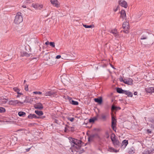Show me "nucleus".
Masks as SVG:
<instances>
[{
    "mask_svg": "<svg viewBox=\"0 0 154 154\" xmlns=\"http://www.w3.org/2000/svg\"><path fill=\"white\" fill-rule=\"evenodd\" d=\"M69 141L70 143H72L73 144H71V149L72 152H73L74 149V150L78 152L77 150V148H80L81 146H79V145L81 144L82 142L81 140H78L71 137H69Z\"/></svg>",
    "mask_w": 154,
    "mask_h": 154,
    "instance_id": "obj_1",
    "label": "nucleus"
},
{
    "mask_svg": "<svg viewBox=\"0 0 154 154\" xmlns=\"http://www.w3.org/2000/svg\"><path fill=\"white\" fill-rule=\"evenodd\" d=\"M23 21V17L20 12H17L15 17L14 20V23L18 24L21 23Z\"/></svg>",
    "mask_w": 154,
    "mask_h": 154,
    "instance_id": "obj_2",
    "label": "nucleus"
},
{
    "mask_svg": "<svg viewBox=\"0 0 154 154\" xmlns=\"http://www.w3.org/2000/svg\"><path fill=\"white\" fill-rule=\"evenodd\" d=\"M119 80L121 82H122L128 85H131L133 84V80L130 78H128L124 79L121 77L119 79Z\"/></svg>",
    "mask_w": 154,
    "mask_h": 154,
    "instance_id": "obj_3",
    "label": "nucleus"
},
{
    "mask_svg": "<svg viewBox=\"0 0 154 154\" xmlns=\"http://www.w3.org/2000/svg\"><path fill=\"white\" fill-rule=\"evenodd\" d=\"M116 120L113 116H112L111 127L112 129L115 131H116Z\"/></svg>",
    "mask_w": 154,
    "mask_h": 154,
    "instance_id": "obj_4",
    "label": "nucleus"
},
{
    "mask_svg": "<svg viewBox=\"0 0 154 154\" xmlns=\"http://www.w3.org/2000/svg\"><path fill=\"white\" fill-rule=\"evenodd\" d=\"M114 137H111V139L114 146L116 147H118L119 146L120 144L119 141L116 139L115 138V135H114Z\"/></svg>",
    "mask_w": 154,
    "mask_h": 154,
    "instance_id": "obj_5",
    "label": "nucleus"
},
{
    "mask_svg": "<svg viewBox=\"0 0 154 154\" xmlns=\"http://www.w3.org/2000/svg\"><path fill=\"white\" fill-rule=\"evenodd\" d=\"M122 27L125 29L124 32L125 33H128V29H129V23L128 22H124L123 23Z\"/></svg>",
    "mask_w": 154,
    "mask_h": 154,
    "instance_id": "obj_6",
    "label": "nucleus"
},
{
    "mask_svg": "<svg viewBox=\"0 0 154 154\" xmlns=\"http://www.w3.org/2000/svg\"><path fill=\"white\" fill-rule=\"evenodd\" d=\"M8 103L10 105L15 106L19 103H20V104H22L23 103L17 100H11L9 101Z\"/></svg>",
    "mask_w": 154,
    "mask_h": 154,
    "instance_id": "obj_7",
    "label": "nucleus"
},
{
    "mask_svg": "<svg viewBox=\"0 0 154 154\" xmlns=\"http://www.w3.org/2000/svg\"><path fill=\"white\" fill-rule=\"evenodd\" d=\"M119 4L121 6L125 8H127V2L124 0H120L119 1Z\"/></svg>",
    "mask_w": 154,
    "mask_h": 154,
    "instance_id": "obj_8",
    "label": "nucleus"
},
{
    "mask_svg": "<svg viewBox=\"0 0 154 154\" xmlns=\"http://www.w3.org/2000/svg\"><path fill=\"white\" fill-rule=\"evenodd\" d=\"M110 33L112 34L116 38L119 37V34L117 29H113L109 31Z\"/></svg>",
    "mask_w": 154,
    "mask_h": 154,
    "instance_id": "obj_9",
    "label": "nucleus"
},
{
    "mask_svg": "<svg viewBox=\"0 0 154 154\" xmlns=\"http://www.w3.org/2000/svg\"><path fill=\"white\" fill-rule=\"evenodd\" d=\"M50 1L53 6L57 8L59 7L60 4L57 0H50Z\"/></svg>",
    "mask_w": 154,
    "mask_h": 154,
    "instance_id": "obj_10",
    "label": "nucleus"
},
{
    "mask_svg": "<svg viewBox=\"0 0 154 154\" xmlns=\"http://www.w3.org/2000/svg\"><path fill=\"white\" fill-rule=\"evenodd\" d=\"M34 107L35 109H41L43 108L42 104L40 103L35 104L34 106Z\"/></svg>",
    "mask_w": 154,
    "mask_h": 154,
    "instance_id": "obj_11",
    "label": "nucleus"
},
{
    "mask_svg": "<svg viewBox=\"0 0 154 154\" xmlns=\"http://www.w3.org/2000/svg\"><path fill=\"white\" fill-rule=\"evenodd\" d=\"M128 141L126 140H124L122 142L121 147L122 149H124L126 147L128 144Z\"/></svg>",
    "mask_w": 154,
    "mask_h": 154,
    "instance_id": "obj_12",
    "label": "nucleus"
},
{
    "mask_svg": "<svg viewBox=\"0 0 154 154\" xmlns=\"http://www.w3.org/2000/svg\"><path fill=\"white\" fill-rule=\"evenodd\" d=\"M54 94V92L51 91H49L45 92L43 94L45 96H51L52 95H53Z\"/></svg>",
    "mask_w": 154,
    "mask_h": 154,
    "instance_id": "obj_13",
    "label": "nucleus"
},
{
    "mask_svg": "<svg viewBox=\"0 0 154 154\" xmlns=\"http://www.w3.org/2000/svg\"><path fill=\"white\" fill-rule=\"evenodd\" d=\"M146 91L148 93H154V87L146 88Z\"/></svg>",
    "mask_w": 154,
    "mask_h": 154,
    "instance_id": "obj_14",
    "label": "nucleus"
},
{
    "mask_svg": "<svg viewBox=\"0 0 154 154\" xmlns=\"http://www.w3.org/2000/svg\"><path fill=\"white\" fill-rule=\"evenodd\" d=\"M28 118L29 119H32L33 118L38 119L39 118L35 114H30L28 116Z\"/></svg>",
    "mask_w": 154,
    "mask_h": 154,
    "instance_id": "obj_15",
    "label": "nucleus"
},
{
    "mask_svg": "<svg viewBox=\"0 0 154 154\" xmlns=\"http://www.w3.org/2000/svg\"><path fill=\"white\" fill-rule=\"evenodd\" d=\"M94 100L95 102H97L99 104H101L102 102V99L101 97H99L97 98H95L94 99Z\"/></svg>",
    "mask_w": 154,
    "mask_h": 154,
    "instance_id": "obj_16",
    "label": "nucleus"
},
{
    "mask_svg": "<svg viewBox=\"0 0 154 154\" xmlns=\"http://www.w3.org/2000/svg\"><path fill=\"white\" fill-rule=\"evenodd\" d=\"M121 17L123 19H125L126 17V14L124 10H122L121 12Z\"/></svg>",
    "mask_w": 154,
    "mask_h": 154,
    "instance_id": "obj_17",
    "label": "nucleus"
},
{
    "mask_svg": "<svg viewBox=\"0 0 154 154\" xmlns=\"http://www.w3.org/2000/svg\"><path fill=\"white\" fill-rule=\"evenodd\" d=\"M7 99L3 97H1V104H5L7 102Z\"/></svg>",
    "mask_w": 154,
    "mask_h": 154,
    "instance_id": "obj_18",
    "label": "nucleus"
},
{
    "mask_svg": "<svg viewBox=\"0 0 154 154\" xmlns=\"http://www.w3.org/2000/svg\"><path fill=\"white\" fill-rule=\"evenodd\" d=\"M108 150L109 151L112 152H119V150H116L114 148L111 147H109Z\"/></svg>",
    "mask_w": 154,
    "mask_h": 154,
    "instance_id": "obj_19",
    "label": "nucleus"
},
{
    "mask_svg": "<svg viewBox=\"0 0 154 154\" xmlns=\"http://www.w3.org/2000/svg\"><path fill=\"white\" fill-rule=\"evenodd\" d=\"M148 34L147 33H144L141 36V40L146 39L147 38V35Z\"/></svg>",
    "mask_w": 154,
    "mask_h": 154,
    "instance_id": "obj_20",
    "label": "nucleus"
},
{
    "mask_svg": "<svg viewBox=\"0 0 154 154\" xmlns=\"http://www.w3.org/2000/svg\"><path fill=\"white\" fill-rule=\"evenodd\" d=\"M35 113L39 116H41L43 114L42 111L39 110H35Z\"/></svg>",
    "mask_w": 154,
    "mask_h": 154,
    "instance_id": "obj_21",
    "label": "nucleus"
},
{
    "mask_svg": "<svg viewBox=\"0 0 154 154\" xmlns=\"http://www.w3.org/2000/svg\"><path fill=\"white\" fill-rule=\"evenodd\" d=\"M13 89L15 91L17 92L18 94H19L20 95L23 94L22 93L19 92L20 90L18 88L15 87Z\"/></svg>",
    "mask_w": 154,
    "mask_h": 154,
    "instance_id": "obj_22",
    "label": "nucleus"
},
{
    "mask_svg": "<svg viewBox=\"0 0 154 154\" xmlns=\"http://www.w3.org/2000/svg\"><path fill=\"white\" fill-rule=\"evenodd\" d=\"M100 119L103 121H106L107 119V116L104 114H102L101 115Z\"/></svg>",
    "mask_w": 154,
    "mask_h": 154,
    "instance_id": "obj_23",
    "label": "nucleus"
},
{
    "mask_svg": "<svg viewBox=\"0 0 154 154\" xmlns=\"http://www.w3.org/2000/svg\"><path fill=\"white\" fill-rule=\"evenodd\" d=\"M124 90L120 88H117L116 89L117 92L120 94H124Z\"/></svg>",
    "mask_w": 154,
    "mask_h": 154,
    "instance_id": "obj_24",
    "label": "nucleus"
},
{
    "mask_svg": "<svg viewBox=\"0 0 154 154\" xmlns=\"http://www.w3.org/2000/svg\"><path fill=\"white\" fill-rule=\"evenodd\" d=\"M66 126H67L68 128L69 131L71 132H73L74 131L75 128L74 127H69V125H66Z\"/></svg>",
    "mask_w": 154,
    "mask_h": 154,
    "instance_id": "obj_25",
    "label": "nucleus"
},
{
    "mask_svg": "<svg viewBox=\"0 0 154 154\" xmlns=\"http://www.w3.org/2000/svg\"><path fill=\"white\" fill-rule=\"evenodd\" d=\"M32 98H30V99L28 97H26V99L24 100L23 102V103H30L31 101Z\"/></svg>",
    "mask_w": 154,
    "mask_h": 154,
    "instance_id": "obj_26",
    "label": "nucleus"
},
{
    "mask_svg": "<svg viewBox=\"0 0 154 154\" xmlns=\"http://www.w3.org/2000/svg\"><path fill=\"white\" fill-rule=\"evenodd\" d=\"M38 4H32V6L36 9H38Z\"/></svg>",
    "mask_w": 154,
    "mask_h": 154,
    "instance_id": "obj_27",
    "label": "nucleus"
},
{
    "mask_svg": "<svg viewBox=\"0 0 154 154\" xmlns=\"http://www.w3.org/2000/svg\"><path fill=\"white\" fill-rule=\"evenodd\" d=\"M18 115L20 116H22L26 115V113L20 111L18 112Z\"/></svg>",
    "mask_w": 154,
    "mask_h": 154,
    "instance_id": "obj_28",
    "label": "nucleus"
},
{
    "mask_svg": "<svg viewBox=\"0 0 154 154\" xmlns=\"http://www.w3.org/2000/svg\"><path fill=\"white\" fill-rule=\"evenodd\" d=\"M71 103L72 104L75 105H77L79 104V103L77 101H74L73 100H72Z\"/></svg>",
    "mask_w": 154,
    "mask_h": 154,
    "instance_id": "obj_29",
    "label": "nucleus"
},
{
    "mask_svg": "<svg viewBox=\"0 0 154 154\" xmlns=\"http://www.w3.org/2000/svg\"><path fill=\"white\" fill-rule=\"evenodd\" d=\"M134 152V150L132 148L130 149L128 151V153L130 154H132Z\"/></svg>",
    "mask_w": 154,
    "mask_h": 154,
    "instance_id": "obj_30",
    "label": "nucleus"
},
{
    "mask_svg": "<svg viewBox=\"0 0 154 154\" xmlns=\"http://www.w3.org/2000/svg\"><path fill=\"white\" fill-rule=\"evenodd\" d=\"M151 152L149 150H145L143 152V154H149Z\"/></svg>",
    "mask_w": 154,
    "mask_h": 154,
    "instance_id": "obj_31",
    "label": "nucleus"
},
{
    "mask_svg": "<svg viewBox=\"0 0 154 154\" xmlns=\"http://www.w3.org/2000/svg\"><path fill=\"white\" fill-rule=\"evenodd\" d=\"M83 26H84L85 28H92V26L91 25H87L85 24H83Z\"/></svg>",
    "mask_w": 154,
    "mask_h": 154,
    "instance_id": "obj_32",
    "label": "nucleus"
},
{
    "mask_svg": "<svg viewBox=\"0 0 154 154\" xmlns=\"http://www.w3.org/2000/svg\"><path fill=\"white\" fill-rule=\"evenodd\" d=\"M50 46L53 48L55 47V43L54 42H51L50 43Z\"/></svg>",
    "mask_w": 154,
    "mask_h": 154,
    "instance_id": "obj_33",
    "label": "nucleus"
},
{
    "mask_svg": "<svg viewBox=\"0 0 154 154\" xmlns=\"http://www.w3.org/2000/svg\"><path fill=\"white\" fill-rule=\"evenodd\" d=\"M5 111V108L1 107V113H3Z\"/></svg>",
    "mask_w": 154,
    "mask_h": 154,
    "instance_id": "obj_34",
    "label": "nucleus"
},
{
    "mask_svg": "<svg viewBox=\"0 0 154 154\" xmlns=\"http://www.w3.org/2000/svg\"><path fill=\"white\" fill-rule=\"evenodd\" d=\"M99 116V115L98 114H97L96 116L93 118V119L94 120V121L97 120Z\"/></svg>",
    "mask_w": 154,
    "mask_h": 154,
    "instance_id": "obj_35",
    "label": "nucleus"
},
{
    "mask_svg": "<svg viewBox=\"0 0 154 154\" xmlns=\"http://www.w3.org/2000/svg\"><path fill=\"white\" fill-rule=\"evenodd\" d=\"M127 95L128 97H132L133 96V93L131 92L128 91Z\"/></svg>",
    "mask_w": 154,
    "mask_h": 154,
    "instance_id": "obj_36",
    "label": "nucleus"
},
{
    "mask_svg": "<svg viewBox=\"0 0 154 154\" xmlns=\"http://www.w3.org/2000/svg\"><path fill=\"white\" fill-rule=\"evenodd\" d=\"M116 106H115L114 105H113L112 106L111 110L112 111L114 110H116Z\"/></svg>",
    "mask_w": 154,
    "mask_h": 154,
    "instance_id": "obj_37",
    "label": "nucleus"
},
{
    "mask_svg": "<svg viewBox=\"0 0 154 154\" xmlns=\"http://www.w3.org/2000/svg\"><path fill=\"white\" fill-rule=\"evenodd\" d=\"M38 9L40 10L43 7V5L42 4H39L38 5Z\"/></svg>",
    "mask_w": 154,
    "mask_h": 154,
    "instance_id": "obj_38",
    "label": "nucleus"
},
{
    "mask_svg": "<svg viewBox=\"0 0 154 154\" xmlns=\"http://www.w3.org/2000/svg\"><path fill=\"white\" fill-rule=\"evenodd\" d=\"M74 119V118H70L69 117L68 118V120H69L71 122H73Z\"/></svg>",
    "mask_w": 154,
    "mask_h": 154,
    "instance_id": "obj_39",
    "label": "nucleus"
},
{
    "mask_svg": "<svg viewBox=\"0 0 154 154\" xmlns=\"http://www.w3.org/2000/svg\"><path fill=\"white\" fill-rule=\"evenodd\" d=\"M33 93L35 94H42V93L40 91H34Z\"/></svg>",
    "mask_w": 154,
    "mask_h": 154,
    "instance_id": "obj_40",
    "label": "nucleus"
},
{
    "mask_svg": "<svg viewBox=\"0 0 154 154\" xmlns=\"http://www.w3.org/2000/svg\"><path fill=\"white\" fill-rule=\"evenodd\" d=\"M68 131H69L68 128L66 126L64 128V132H67Z\"/></svg>",
    "mask_w": 154,
    "mask_h": 154,
    "instance_id": "obj_41",
    "label": "nucleus"
},
{
    "mask_svg": "<svg viewBox=\"0 0 154 154\" xmlns=\"http://www.w3.org/2000/svg\"><path fill=\"white\" fill-rule=\"evenodd\" d=\"M89 122H94V120L93 119V118L90 119L89 120Z\"/></svg>",
    "mask_w": 154,
    "mask_h": 154,
    "instance_id": "obj_42",
    "label": "nucleus"
},
{
    "mask_svg": "<svg viewBox=\"0 0 154 154\" xmlns=\"http://www.w3.org/2000/svg\"><path fill=\"white\" fill-rule=\"evenodd\" d=\"M128 91H126L124 90V94H125L126 95H127L128 94Z\"/></svg>",
    "mask_w": 154,
    "mask_h": 154,
    "instance_id": "obj_43",
    "label": "nucleus"
},
{
    "mask_svg": "<svg viewBox=\"0 0 154 154\" xmlns=\"http://www.w3.org/2000/svg\"><path fill=\"white\" fill-rule=\"evenodd\" d=\"M150 128H151L154 129V124L150 125Z\"/></svg>",
    "mask_w": 154,
    "mask_h": 154,
    "instance_id": "obj_44",
    "label": "nucleus"
},
{
    "mask_svg": "<svg viewBox=\"0 0 154 154\" xmlns=\"http://www.w3.org/2000/svg\"><path fill=\"white\" fill-rule=\"evenodd\" d=\"M147 131L148 134H151L152 133V131L149 129H147Z\"/></svg>",
    "mask_w": 154,
    "mask_h": 154,
    "instance_id": "obj_45",
    "label": "nucleus"
},
{
    "mask_svg": "<svg viewBox=\"0 0 154 154\" xmlns=\"http://www.w3.org/2000/svg\"><path fill=\"white\" fill-rule=\"evenodd\" d=\"M61 57V56L60 55H58L56 56V59H59Z\"/></svg>",
    "mask_w": 154,
    "mask_h": 154,
    "instance_id": "obj_46",
    "label": "nucleus"
},
{
    "mask_svg": "<svg viewBox=\"0 0 154 154\" xmlns=\"http://www.w3.org/2000/svg\"><path fill=\"white\" fill-rule=\"evenodd\" d=\"M116 110H119L121 109V108L119 106H116Z\"/></svg>",
    "mask_w": 154,
    "mask_h": 154,
    "instance_id": "obj_47",
    "label": "nucleus"
},
{
    "mask_svg": "<svg viewBox=\"0 0 154 154\" xmlns=\"http://www.w3.org/2000/svg\"><path fill=\"white\" fill-rule=\"evenodd\" d=\"M50 43L48 41L46 42L45 43V44L46 45H50Z\"/></svg>",
    "mask_w": 154,
    "mask_h": 154,
    "instance_id": "obj_48",
    "label": "nucleus"
},
{
    "mask_svg": "<svg viewBox=\"0 0 154 154\" xmlns=\"http://www.w3.org/2000/svg\"><path fill=\"white\" fill-rule=\"evenodd\" d=\"M30 148H28V149H26V152H28L29 151L30 149Z\"/></svg>",
    "mask_w": 154,
    "mask_h": 154,
    "instance_id": "obj_49",
    "label": "nucleus"
},
{
    "mask_svg": "<svg viewBox=\"0 0 154 154\" xmlns=\"http://www.w3.org/2000/svg\"><path fill=\"white\" fill-rule=\"evenodd\" d=\"M137 92L136 91L134 92V94L135 95H137Z\"/></svg>",
    "mask_w": 154,
    "mask_h": 154,
    "instance_id": "obj_50",
    "label": "nucleus"
},
{
    "mask_svg": "<svg viewBox=\"0 0 154 154\" xmlns=\"http://www.w3.org/2000/svg\"><path fill=\"white\" fill-rule=\"evenodd\" d=\"M117 9H118L117 8H116V9H114V12H116V11H117Z\"/></svg>",
    "mask_w": 154,
    "mask_h": 154,
    "instance_id": "obj_51",
    "label": "nucleus"
},
{
    "mask_svg": "<svg viewBox=\"0 0 154 154\" xmlns=\"http://www.w3.org/2000/svg\"><path fill=\"white\" fill-rule=\"evenodd\" d=\"M25 56H29V54H28L27 53L26 54V53H25Z\"/></svg>",
    "mask_w": 154,
    "mask_h": 154,
    "instance_id": "obj_52",
    "label": "nucleus"
},
{
    "mask_svg": "<svg viewBox=\"0 0 154 154\" xmlns=\"http://www.w3.org/2000/svg\"><path fill=\"white\" fill-rule=\"evenodd\" d=\"M22 7L23 8H26V6L24 5H22Z\"/></svg>",
    "mask_w": 154,
    "mask_h": 154,
    "instance_id": "obj_53",
    "label": "nucleus"
},
{
    "mask_svg": "<svg viewBox=\"0 0 154 154\" xmlns=\"http://www.w3.org/2000/svg\"><path fill=\"white\" fill-rule=\"evenodd\" d=\"M111 66L112 68L114 69H116V68H114V67L113 66H112V65H111Z\"/></svg>",
    "mask_w": 154,
    "mask_h": 154,
    "instance_id": "obj_54",
    "label": "nucleus"
},
{
    "mask_svg": "<svg viewBox=\"0 0 154 154\" xmlns=\"http://www.w3.org/2000/svg\"><path fill=\"white\" fill-rule=\"evenodd\" d=\"M25 89L26 91H28V87L27 88H26Z\"/></svg>",
    "mask_w": 154,
    "mask_h": 154,
    "instance_id": "obj_55",
    "label": "nucleus"
},
{
    "mask_svg": "<svg viewBox=\"0 0 154 154\" xmlns=\"http://www.w3.org/2000/svg\"><path fill=\"white\" fill-rule=\"evenodd\" d=\"M20 95L19 94H18L17 96V97H20Z\"/></svg>",
    "mask_w": 154,
    "mask_h": 154,
    "instance_id": "obj_56",
    "label": "nucleus"
},
{
    "mask_svg": "<svg viewBox=\"0 0 154 154\" xmlns=\"http://www.w3.org/2000/svg\"><path fill=\"white\" fill-rule=\"evenodd\" d=\"M141 15H142V13H141V12H140V16H139V17H140V16H141Z\"/></svg>",
    "mask_w": 154,
    "mask_h": 154,
    "instance_id": "obj_57",
    "label": "nucleus"
},
{
    "mask_svg": "<svg viewBox=\"0 0 154 154\" xmlns=\"http://www.w3.org/2000/svg\"><path fill=\"white\" fill-rule=\"evenodd\" d=\"M26 82V81L25 80H24V83H25Z\"/></svg>",
    "mask_w": 154,
    "mask_h": 154,
    "instance_id": "obj_58",
    "label": "nucleus"
},
{
    "mask_svg": "<svg viewBox=\"0 0 154 154\" xmlns=\"http://www.w3.org/2000/svg\"><path fill=\"white\" fill-rule=\"evenodd\" d=\"M94 135L91 136V137H94Z\"/></svg>",
    "mask_w": 154,
    "mask_h": 154,
    "instance_id": "obj_59",
    "label": "nucleus"
},
{
    "mask_svg": "<svg viewBox=\"0 0 154 154\" xmlns=\"http://www.w3.org/2000/svg\"><path fill=\"white\" fill-rule=\"evenodd\" d=\"M152 123L154 124V120H153L152 121Z\"/></svg>",
    "mask_w": 154,
    "mask_h": 154,
    "instance_id": "obj_60",
    "label": "nucleus"
}]
</instances>
